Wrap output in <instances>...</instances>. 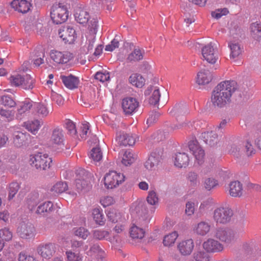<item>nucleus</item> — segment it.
<instances>
[{
	"mask_svg": "<svg viewBox=\"0 0 261 261\" xmlns=\"http://www.w3.org/2000/svg\"><path fill=\"white\" fill-rule=\"evenodd\" d=\"M211 225L206 222L201 221L194 227V231L198 235L204 236L207 234L211 230Z\"/></svg>",
	"mask_w": 261,
	"mask_h": 261,
	"instance_id": "nucleus-30",
	"label": "nucleus"
},
{
	"mask_svg": "<svg viewBox=\"0 0 261 261\" xmlns=\"http://www.w3.org/2000/svg\"><path fill=\"white\" fill-rule=\"evenodd\" d=\"M59 35L65 43H72L76 38L75 30L69 27L64 28L63 29L60 30L59 31Z\"/></svg>",
	"mask_w": 261,
	"mask_h": 261,
	"instance_id": "nucleus-12",
	"label": "nucleus"
},
{
	"mask_svg": "<svg viewBox=\"0 0 261 261\" xmlns=\"http://www.w3.org/2000/svg\"><path fill=\"white\" fill-rule=\"evenodd\" d=\"M32 58L45 57V49L41 45H38L31 53Z\"/></svg>",
	"mask_w": 261,
	"mask_h": 261,
	"instance_id": "nucleus-50",
	"label": "nucleus"
},
{
	"mask_svg": "<svg viewBox=\"0 0 261 261\" xmlns=\"http://www.w3.org/2000/svg\"><path fill=\"white\" fill-rule=\"evenodd\" d=\"M49 112V110L45 105L35 102L33 113L36 114L39 117H45L48 115Z\"/></svg>",
	"mask_w": 261,
	"mask_h": 261,
	"instance_id": "nucleus-33",
	"label": "nucleus"
},
{
	"mask_svg": "<svg viewBox=\"0 0 261 261\" xmlns=\"http://www.w3.org/2000/svg\"><path fill=\"white\" fill-rule=\"evenodd\" d=\"M66 261H83V256L80 252L72 250L66 251Z\"/></svg>",
	"mask_w": 261,
	"mask_h": 261,
	"instance_id": "nucleus-41",
	"label": "nucleus"
},
{
	"mask_svg": "<svg viewBox=\"0 0 261 261\" xmlns=\"http://www.w3.org/2000/svg\"><path fill=\"white\" fill-rule=\"evenodd\" d=\"M60 78L65 86L69 89L77 88L79 84L78 78L71 74L68 76L61 75Z\"/></svg>",
	"mask_w": 261,
	"mask_h": 261,
	"instance_id": "nucleus-25",
	"label": "nucleus"
},
{
	"mask_svg": "<svg viewBox=\"0 0 261 261\" xmlns=\"http://www.w3.org/2000/svg\"><path fill=\"white\" fill-rule=\"evenodd\" d=\"M35 80L30 75H25L23 76V81L21 85V87L25 90H30L34 87Z\"/></svg>",
	"mask_w": 261,
	"mask_h": 261,
	"instance_id": "nucleus-47",
	"label": "nucleus"
},
{
	"mask_svg": "<svg viewBox=\"0 0 261 261\" xmlns=\"http://www.w3.org/2000/svg\"><path fill=\"white\" fill-rule=\"evenodd\" d=\"M30 135L27 133L15 132L13 134V143L17 147L25 146L29 144Z\"/></svg>",
	"mask_w": 261,
	"mask_h": 261,
	"instance_id": "nucleus-13",
	"label": "nucleus"
},
{
	"mask_svg": "<svg viewBox=\"0 0 261 261\" xmlns=\"http://www.w3.org/2000/svg\"><path fill=\"white\" fill-rule=\"evenodd\" d=\"M214 237L227 244L232 243L237 239V234L234 231L222 227H219L216 229Z\"/></svg>",
	"mask_w": 261,
	"mask_h": 261,
	"instance_id": "nucleus-5",
	"label": "nucleus"
},
{
	"mask_svg": "<svg viewBox=\"0 0 261 261\" xmlns=\"http://www.w3.org/2000/svg\"><path fill=\"white\" fill-rule=\"evenodd\" d=\"M0 103L8 108H13L16 105L15 101L9 95H3L1 96Z\"/></svg>",
	"mask_w": 261,
	"mask_h": 261,
	"instance_id": "nucleus-49",
	"label": "nucleus"
},
{
	"mask_svg": "<svg viewBox=\"0 0 261 261\" xmlns=\"http://www.w3.org/2000/svg\"><path fill=\"white\" fill-rule=\"evenodd\" d=\"M130 236L133 239H141L145 234L143 229L133 225L130 229Z\"/></svg>",
	"mask_w": 261,
	"mask_h": 261,
	"instance_id": "nucleus-38",
	"label": "nucleus"
},
{
	"mask_svg": "<svg viewBox=\"0 0 261 261\" xmlns=\"http://www.w3.org/2000/svg\"><path fill=\"white\" fill-rule=\"evenodd\" d=\"M88 9L85 7L76 6L74 7L73 15L74 16H85L89 15Z\"/></svg>",
	"mask_w": 261,
	"mask_h": 261,
	"instance_id": "nucleus-57",
	"label": "nucleus"
},
{
	"mask_svg": "<svg viewBox=\"0 0 261 261\" xmlns=\"http://www.w3.org/2000/svg\"><path fill=\"white\" fill-rule=\"evenodd\" d=\"M137 138L138 137L136 135L123 133L117 135L116 139L118 143L121 145L133 146L135 144Z\"/></svg>",
	"mask_w": 261,
	"mask_h": 261,
	"instance_id": "nucleus-18",
	"label": "nucleus"
},
{
	"mask_svg": "<svg viewBox=\"0 0 261 261\" xmlns=\"http://www.w3.org/2000/svg\"><path fill=\"white\" fill-rule=\"evenodd\" d=\"M18 261H38L34 255L24 252H21L19 254Z\"/></svg>",
	"mask_w": 261,
	"mask_h": 261,
	"instance_id": "nucleus-60",
	"label": "nucleus"
},
{
	"mask_svg": "<svg viewBox=\"0 0 261 261\" xmlns=\"http://www.w3.org/2000/svg\"><path fill=\"white\" fill-rule=\"evenodd\" d=\"M203 184L205 189L210 191L218 186V182L213 177H208L205 179Z\"/></svg>",
	"mask_w": 261,
	"mask_h": 261,
	"instance_id": "nucleus-52",
	"label": "nucleus"
},
{
	"mask_svg": "<svg viewBox=\"0 0 261 261\" xmlns=\"http://www.w3.org/2000/svg\"><path fill=\"white\" fill-rule=\"evenodd\" d=\"M212 80V74L208 70H202L197 75L196 82L199 85H206Z\"/></svg>",
	"mask_w": 261,
	"mask_h": 261,
	"instance_id": "nucleus-27",
	"label": "nucleus"
},
{
	"mask_svg": "<svg viewBox=\"0 0 261 261\" xmlns=\"http://www.w3.org/2000/svg\"><path fill=\"white\" fill-rule=\"evenodd\" d=\"M34 103V102L29 99L21 102L17 109V114L21 116L29 113L30 110L33 113Z\"/></svg>",
	"mask_w": 261,
	"mask_h": 261,
	"instance_id": "nucleus-26",
	"label": "nucleus"
},
{
	"mask_svg": "<svg viewBox=\"0 0 261 261\" xmlns=\"http://www.w3.org/2000/svg\"><path fill=\"white\" fill-rule=\"evenodd\" d=\"M147 203L151 205H156L159 202V198L155 192L149 191L146 198Z\"/></svg>",
	"mask_w": 261,
	"mask_h": 261,
	"instance_id": "nucleus-55",
	"label": "nucleus"
},
{
	"mask_svg": "<svg viewBox=\"0 0 261 261\" xmlns=\"http://www.w3.org/2000/svg\"><path fill=\"white\" fill-rule=\"evenodd\" d=\"M229 14V10L226 8H219L212 11L211 16H223Z\"/></svg>",
	"mask_w": 261,
	"mask_h": 261,
	"instance_id": "nucleus-64",
	"label": "nucleus"
},
{
	"mask_svg": "<svg viewBox=\"0 0 261 261\" xmlns=\"http://www.w3.org/2000/svg\"><path fill=\"white\" fill-rule=\"evenodd\" d=\"M11 6L15 10L22 14H25L31 11L32 6L27 0H13Z\"/></svg>",
	"mask_w": 261,
	"mask_h": 261,
	"instance_id": "nucleus-14",
	"label": "nucleus"
},
{
	"mask_svg": "<svg viewBox=\"0 0 261 261\" xmlns=\"http://www.w3.org/2000/svg\"><path fill=\"white\" fill-rule=\"evenodd\" d=\"M229 152L234 156L238 157L242 152L241 145L238 144H232L229 147Z\"/></svg>",
	"mask_w": 261,
	"mask_h": 261,
	"instance_id": "nucleus-62",
	"label": "nucleus"
},
{
	"mask_svg": "<svg viewBox=\"0 0 261 261\" xmlns=\"http://www.w3.org/2000/svg\"><path fill=\"white\" fill-rule=\"evenodd\" d=\"M188 146L190 151L195 156L198 163L202 164L204 160L205 153L198 142L196 140L191 141L189 142Z\"/></svg>",
	"mask_w": 261,
	"mask_h": 261,
	"instance_id": "nucleus-9",
	"label": "nucleus"
},
{
	"mask_svg": "<svg viewBox=\"0 0 261 261\" xmlns=\"http://www.w3.org/2000/svg\"><path fill=\"white\" fill-rule=\"evenodd\" d=\"M201 138L206 144L211 146L216 145L218 141V136L213 130H208L202 133L201 135Z\"/></svg>",
	"mask_w": 261,
	"mask_h": 261,
	"instance_id": "nucleus-22",
	"label": "nucleus"
},
{
	"mask_svg": "<svg viewBox=\"0 0 261 261\" xmlns=\"http://www.w3.org/2000/svg\"><path fill=\"white\" fill-rule=\"evenodd\" d=\"M92 214L93 219L97 224L101 226L105 224L106 219L102 210L100 208L93 209Z\"/></svg>",
	"mask_w": 261,
	"mask_h": 261,
	"instance_id": "nucleus-32",
	"label": "nucleus"
},
{
	"mask_svg": "<svg viewBox=\"0 0 261 261\" xmlns=\"http://www.w3.org/2000/svg\"><path fill=\"white\" fill-rule=\"evenodd\" d=\"M67 7L62 4L54 5L50 9V16H68Z\"/></svg>",
	"mask_w": 261,
	"mask_h": 261,
	"instance_id": "nucleus-24",
	"label": "nucleus"
},
{
	"mask_svg": "<svg viewBox=\"0 0 261 261\" xmlns=\"http://www.w3.org/2000/svg\"><path fill=\"white\" fill-rule=\"evenodd\" d=\"M144 50L142 51L140 48H135L132 53L128 56L126 61L129 62L141 60L143 58Z\"/></svg>",
	"mask_w": 261,
	"mask_h": 261,
	"instance_id": "nucleus-35",
	"label": "nucleus"
},
{
	"mask_svg": "<svg viewBox=\"0 0 261 261\" xmlns=\"http://www.w3.org/2000/svg\"><path fill=\"white\" fill-rule=\"evenodd\" d=\"M52 159L47 153L37 152L29 155L28 163L39 171H46L51 165Z\"/></svg>",
	"mask_w": 261,
	"mask_h": 261,
	"instance_id": "nucleus-1",
	"label": "nucleus"
},
{
	"mask_svg": "<svg viewBox=\"0 0 261 261\" xmlns=\"http://www.w3.org/2000/svg\"><path fill=\"white\" fill-rule=\"evenodd\" d=\"M65 126L68 130V133L71 135L74 136L76 135V129L75 124L70 120H67L65 123Z\"/></svg>",
	"mask_w": 261,
	"mask_h": 261,
	"instance_id": "nucleus-63",
	"label": "nucleus"
},
{
	"mask_svg": "<svg viewBox=\"0 0 261 261\" xmlns=\"http://www.w3.org/2000/svg\"><path fill=\"white\" fill-rule=\"evenodd\" d=\"M137 155L129 151H126L122 156V163L125 166H128L134 163Z\"/></svg>",
	"mask_w": 261,
	"mask_h": 261,
	"instance_id": "nucleus-42",
	"label": "nucleus"
},
{
	"mask_svg": "<svg viewBox=\"0 0 261 261\" xmlns=\"http://www.w3.org/2000/svg\"><path fill=\"white\" fill-rule=\"evenodd\" d=\"M53 210V203L50 201L44 202L39 205L36 211L37 214H44V213H49Z\"/></svg>",
	"mask_w": 261,
	"mask_h": 261,
	"instance_id": "nucleus-39",
	"label": "nucleus"
},
{
	"mask_svg": "<svg viewBox=\"0 0 261 261\" xmlns=\"http://www.w3.org/2000/svg\"><path fill=\"white\" fill-rule=\"evenodd\" d=\"M73 232L75 236L83 240H86L90 234L87 229L82 227L74 228L73 229Z\"/></svg>",
	"mask_w": 261,
	"mask_h": 261,
	"instance_id": "nucleus-48",
	"label": "nucleus"
},
{
	"mask_svg": "<svg viewBox=\"0 0 261 261\" xmlns=\"http://www.w3.org/2000/svg\"><path fill=\"white\" fill-rule=\"evenodd\" d=\"M194 245L192 239H188L180 242L178 246V249L183 255H190L194 248Z\"/></svg>",
	"mask_w": 261,
	"mask_h": 261,
	"instance_id": "nucleus-20",
	"label": "nucleus"
},
{
	"mask_svg": "<svg viewBox=\"0 0 261 261\" xmlns=\"http://www.w3.org/2000/svg\"><path fill=\"white\" fill-rule=\"evenodd\" d=\"M75 187L78 192L86 190L89 185L84 179L76 178L74 182Z\"/></svg>",
	"mask_w": 261,
	"mask_h": 261,
	"instance_id": "nucleus-56",
	"label": "nucleus"
},
{
	"mask_svg": "<svg viewBox=\"0 0 261 261\" xmlns=\"http://www.w3.org/2000/svg\"><path fill=\"white\" fill-rule=\"evenodd\" d=\"M178 237V234L176 231H173L166 235L163 241L164 245L168 247L172 246L175 243Z\"/></svg>",
	"mask_w": 261,
	"mask_h": 261,
	"instance_id": "nucleus-36",
	"label": "nucleus"
},
{
	"mask_svg": "<svg viewBox=\"0 0 261 261\" xmlns=\"http://www.w3.org/2000/svg\"><path fill=\"white\" fill-rule=\"evenodd\" d=\"M107 216L108 220L113 223L122 222L124 219L122 214L115 209L110 210Z\"/></svg>",
	"mask_w": 261,
	"mask_h": 261,
	"instance_id": "nucleus-34",
	"label": "nucleus"
},
{
	"mask_svg": "<svg viewBox=\"0 0 261 261\" xmlns=\"http://www.w3.org/2000/svg\"><path fill=\"white\" fill-rule=\"evenodd\" d=\"M188 184L194 187H196L200 184L198 175L195 172H189L187 175Z\"/></svg>",
	"mask_w": 261,
	"mask_h": 261,
	"instance_id": "nucleus-40",
	"label": "nucleus"
},
{
	"mask_svg": "<svg viewBox=\"0 0 261 261\" xmlns=\"http://www.w3.org/2000/svg\"><path fill=\"white\" fill-rule=\"evenodd\" d=\"M161 97V92L158 87H155L151 96H150L149 102L151 105H155L158 103Z\"/></svg>",
	"mask_w": 261,
	"mask_h": 261,
	"instance_id": "nucleus-51",
	"label": "nucleus"
},
{
	"mask_svg": "<svg viewBox=\"0 0 261 261\" xmlns=\"http://www.w3.org/2000/svg\"><path fill=\"white\" fill-rule=\"evenodd\" d=\"M41 124L39 120H35L26 123V128L33 134H36L41 127Z\"/></svg>",
	"mask_w": 261,
	"mask_h": 261,
	"instance_id": "nucleus-46",
	"label": "nucleus"
},
{
	"mask_svg": "<svg viewBox=\"0 0 261 261\" xmlns=\"http://www.w3.org/2000/svg\"><path fill=\"white\" fill-rule=\"evenodd\" d=\"M230 49V57L234 59L239 57L242 53V49L238 43L231 42L229 43Z\"/></svg>",
	"mask_w": 261,
	"mask_h": 261,
	"instance_id": "nucleus-37",
	"label": "nucleus"
},
{
	"mask_svg": "<svg viewBox=\"0 0 261 261\" xmlns=\"http://www.w3.org/2000/svg\"><path fill=\"white\" fill-rule=\"evenodd\" d=\"M64 140V135L62 129L56 128L53 131L51 137V142L53 145H63Z\"/></svg>",
	"mask_w": 261,
	"mask_h": 261,
	"instance_id": "nucleus-29",
	"label": "nucleus"
},
{
	"mask_svg": "<svg viewBox=\"0 0 261 261\" xmlns=\"http://www.w3.org/2000/svg\"><path fill=\"white\" fill-rule=\"evenodd\" d=\"M56 250L55 244L50 242L41 243L37 247L38 254L45 259L50 258L55 254Z\"/></svg>",
	"mask_w": 261,
	"mask_h": 261,
	"instance_id": "nucleus-7",
	"label": "nucleus"
},
{
	"mask_svg": "<svg viewBox=\"0 0 261 261\" xmlns=\"http://www.w3.org/2000/svg\"><path fill=\"white\" fill-rule=\"evenodd\" d=\"M49 56L55 64L64 65L71 61L73 55L67 51H61L55 49L50 50Z\"/></svg>",
	"mask_w": 261,
	"mask_h": 261,
	"instance_id": "nucleus-6",
	"label": "nucleus"
},
{
	"mask_svg": "<svg viewBox=\"0 0 261 261\" xmlns=\"http://www.w3.org/2000/svg\"><path fill=\"white\" fill-rule=\"evenodd\" d=\"M189 161V155L185 152H178L174 156V164L179 168H186L188 166Z\"/></svg>",
	"mask_w": 261,
	"mask_h": 261,
	"instance_id": "nucleus-19",
	"label": "nucleus"
},
{
	"mask_svg": "<svg viewBox=\"0 0 261 261\" xmlns=\"http://www.w3.org/2000/svg\"><path fill=\"white\" fill-rule=\"evenodd\" d=\"M23 76L17 74L12 75L10 77V81L12 85L16 87L21 86L23 81Z\"/></svg>",
	"mask_w": 261,
	"mask_h": 261,
	"instance_id": "nucleus-61",
	"label": "nucleus"
},
{
	"mask_svg": "<svg viewBox=\"0 0 261 261\" xmlns=\"http://www.w3.org/2000/svg\"><path fill=\"white\" fill-rule=\"evenodd\" d=\"M214 89L231 98L232 94L238 89V85L235 81L226 80L220 82Z\"/></svg>",
	"mask_w": 261,
	"mask_h": 261,
	"instance_id": "nucleus-4",
	"label": "nucleus"
},
{
	"mask_svg": "<svg viewBox=\"0 0 261 261\" xmlns=\"http://www.w3.org/2000/svg\"><path fill=\"white\" fill-rule=\"evenodd\" d=\"M129 82L133 86L137 88H142L145 85V80L142 75L135 73L132 74L129 77Z\"/></svg>",
	"mask_w": 261,
	"mask_h": 261,
	"instance_id": "nucleus-31",
	"label": "nucleus"
},
{
	"mask_svg": "<svg viewBox=\"0 0 261 261\" xmlns=\"http://www.w3.org/2000/svg\"><path fill=\"white\" fill-rule=\"evenodd\" d=\"M12 237L13 233L9 228H4L0 229V238L3 241H10L12 240Z\"/></svg>",
	"mask_w": 261,
	"mask_h": 261,
	"instance_id": "nucleus-53",
	"label": "nucleus"
},
{
	"mask_svg": "<svg viewBox=\"0 0 261 261\" xmlns=\"http://www.w3.org/2000/svg\"><path fill=\"white\" fill-rule=\"evenodd\" d=\"M202 55L203 59L210 64H215L218 59V53L211 44L202 49Z\"/></svg>",
	"mask_w": 261,
	"mask_h": 261,
	"instance_id": "nucleus-10",
	"label": "nucleus"
},
{
	"mask_svg": "<svg viewBox=\"0 0 261 261\" xmlns=\"http://www.w3.org/2000/svg\"><path fill=\"white\" fill-rule=\"evenodd\" d=\"M77 22L84 26L87 27L91 31L95 33L98 27V20L97 17H75Z\"/></svg>",
	"mask_w": 261,
	"mask_h": 261,
	"instance_id": "nucleus-17",
	"label": "nucleus"
},
{
	"mask_svg": "<svg viewBox=\"0 0 261 261\" xmlns=\"http://www.w3.org/2000/svg\"><path fill=\"white\" fill-rule=\"evenodd\" d=\"M138 106L139 102L134 98L127 97L122 100V107L126 114H132L136 110Z\"/></svg>",
	"mask_w": 261,
	"mask_h": 261,
	"instance_id": "nucleus-15",
	"label": "nucleus"
},
{
	"mask_svg": "<svg viewBox=\"0 0 261 261\" xmlns=\"http://www.w3.org/2000/svg\"><path fill=\"white\" fill-rule=\"evenodd\" d=\"M159 157L156 156L155 153L151 154L145 163V167L147 169L151 170L159 163Z\"/></svg>",
	"mask_w": 261,
	"mask_h": 261,
	"instance_id": "nucleus-44",
	"label": "nucleus"
},
{
	"mask_svg": "<svg viewBox=\"0 0 261 261\" xmlns=\"http://www.w3.org/2000/svg\"><path fill=\"white\" fill-rule=\"evenodd\" d=\"M211 102L215 108H222L230 103L231 98L214 89L211 96Z\"/></svg>",
	"mask_w": 261,
	"mask_h": 261,
	"instance_id": "nucleus-8",
	"label": "nucleus"
},
{
	"mask_svg": "<svg viewBox=\"0 0 261 261\" xmlns=\"http://www.w3.org/2000/svg\"><path fill=\"white\" fill-rule=\"evenodd\" d=\"M251 37L257 41H261V24L257 21L250 24L249 27Z\"/></svg>",
	"mask_w": 261,
	"mask_h": 261,
	"instance_id": "nucleus-28",
	"label": "nucleus"
},
{
	"mask_svg": "<svg viewBox=\"0 0 261 261\" xmlns=\"http://www.w3.org/2000/svg\"><path fill=\"white\" fill-rule=\"evenodd\" d=\"M19 189V185L18 183L16 182H12L9 186V193L8 199H12L15 194L17 193Z\"/></svg>",
	"mask_w": 261,
	"mask_h": 261,
	"instance_id": "nucleus-58",
	"label": "nucleus"
},
{
	"mask_svg": "<svg viewBox=\"0 0 261 261\" xmlns=\"http://www.w3.org/2000/svg\"><path fill=\"white\" fill-rule=\"evenodd\" d=\"M103 180L107 189H113L121 184L125 180V176L122 173L110 171L106 174Z\"/></svg>",
	"mask_w": 261,
	"mask_h": 261,
	"instance_id": "nucleus-3",
	"label": "nucleus"
},
{
	"mask_svg": "<svg viewBox=\"0 0 261 261\" xmlns=\"http://www.w3.org/2000/svg\"><path fill=\"white\" fill-rule=\"evenodd\" d=\"M187 108L182 105H176L170 109H169V113L170 115L177 117L180 115L186 113Z\"/></svg>",
	"mask_w": 261,
	"mask_h": 261,
	"instance_id": "nucleus-45",
	"label": "nucleus"
},
{
	"mask_svg": "<svg viewBox=\"0 0 261 261\" xmlns=\"http://www.w3.org/2000/svg\"><path fill=\"white\" fill-rule=\"evenodd\" d=\"M90 158L94 162H99L102 159V154L99 147H94L91 150Z\"/></svg>",
	"mask_w": 261,
	"mask_h": 261,
	"instance_id": "nucleus-54",
	"label": "nucleus"
},
{
	"mask_svg": "<svg viewBox=\"0 0 261 261\" xmlns=\"http://www.w3.org/2000/svg\"><path fill=\"white\" fill-rule=\"evenodd\" d=\"M232 216L233 211L230 208L220 206L214 210L213 218L217 224H226L230 221Z\"/></svg>",
	"mask_w": 261,
	"mask_h": 261,
	"instance_id": "nucleus-2",
	"label": "nucleus"
},
{
	"mask_svg": "<svg viewBox=\"0 0 261 261\" xmlns=\"http://www.w3.org/2000/svg\"><path fill=\"white\" fill-rule=\"evenodd\" d=\"M18 231L21 237L25 239L32 238L36 234L34 226L30 223L22 224Z\"/></svg>",
	"mask_w": 261,
	"mask_h": 261,
	"instance_id": "nucleus-16",
	"label": "nucleus"
},
{
	"mask_svg": "<svg viewBox=\"0 0 261 261\" xmlns=\"http://www.w3.org/2000/svg\"><path fill=\"white\" fill-rule=\"evenodd\" d=\"M203 249L208 252L217 253L223 250V245L218 241L208 239L203 243Z\"/></svg>",
	"mask_w": 261,
	"mask_h": 261,
	"instance_id": "nucleus-11",
	"label": "nucleus"
},
{
	"mask_svg": "<svg viewBox=\"0 0 261 261\" xmlns=\"http://www.w3.org/2000/svg\"><path fill=\"white\" fill-rule=\"evenodd\" d=\"M109 236V232L103 230H96L93 232V237L97 240L107 239Z\"/></svg>",
	"mask_w": 261,
	"mask_h": 261,
	"instance_id": "nucleus-59",
	"label": "nucleus"
},
{
	"mask_svg": "<svg viewBox=\"0 0 261 261\" xmlns=\"http://www.w3.org/2000/svg\"><path fill=\"white\" fill-rule=\"evenodd\" d=\"M87 254L88 255L98 260H102L106 258L107 256L105 250L97 244H94L91 246Z\"/></svg>",
	"mask_w": 261,
	"mask_h": 261,
	"instance_id": "nucleus-21",
	"label": "nucleus"
},
{
	"mask_svg": "<svg viewBox=\"0 0 261 261\" xmlns=\"http://www.w3.org/2000/svg\"><path fill=\"white\" fill-rule=\"evenodd\" d=\"M229 195L234 197H239L243 193L242 184L239 181H233L229 184Z\"/></svg>",
	"mask_w": 261,
	"mask_h": 261,
	"instance_id": "nucleus-23",
	"label": "nucleus"
},
{
	"mask_svg": "<svg viewBox=\"0 0 261 261\" xmlns=\"http://www.w3.org/2000/svg\"><path fill=\"white\" fill-rule=\"evenodd\" d=\"M68 189L66 182L64 181H58L56 182L51 188V191L54 194H60L66 191Z\"/></svg>",
	"mask_w": 261,
	"mask_h": 261,
	"instance_id": "nucleus-43",
	"label": "nucleus"
}]
</instances>
